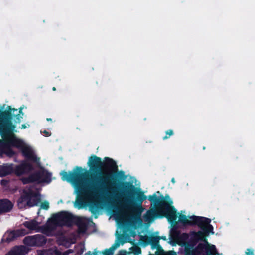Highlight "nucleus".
Returning a JSON list of instances; mask_svg holds the SVG:
<instances>
[{
  "label": "nucleus",
  "mask_w": 255,
  "mask_h": 255,
  "mask_svg": "<svg viewBox=\"0 0 255 255\" xmlns=\"http://www.w3.org/2000/svg\"><path fill=\"white\" fill-rule=\"evenodd\" d=\"M87 172L81 167H77L72 172H62L61 175L63 180L67 181L72 185L79 196L90 202L93 200L95 187L93 181L84 178Z\"/></svg>",
  "instance_id": "obj_1"
},
{
  "label": "nucleus",
  "mask_w": 255,
  "mask_h": 255,
  "mask_svg": "<svg viewBox=\"0 0 255 255\" xmlns=\"http://www.w3.org/2000/svg\"><path fill=\"white\" fill-rule=\"evenodd\" d=\"M2 130L3 131L2 132L5 135V136H6L7 138L4 139L0 134L2 138V140H0V151L2 153L11 156L13 154L11 147H15L21 150L24 155L29 159L36 162L39 161V158L36 157L33 148L22 139L18 138L13 134L14 132H17L16 130L13 131L6 128H2Z\"/></svg>",
  "instance_id": "obj_2"
},
{
  "label": "nucleus",
  "mask_w": 255,
  "mask_h": 255,
  "mask_svg": "<svg viewBox=\"0 0 255 255\" xmlns=\"http://www.w3.org/2000/svg\"><path fill=\"white\" fill-rule=\"evenodd\" d=\"M161 207L159 210V214L157 215L156 218H160L165 216L169 222L176 221L177 217L178 222H181L184 224H193L195 216H186L182 213H178L177 216L176 210L172 206L173 202L168 195L162 197L161 200Z\"/></svg>",
  "instance_id": "obj_3"
},
{
  "label": "nucleus",
  "mask_w": 255,
  "mask_h": 255,
  "mask_svg": "<svg viewBox=\"0 0 255 255\" xmlns=\"http://www.w3.org/2000/svg\"><path fill=\"white\" fill-rule=\"evenodd\" d=\"M24 114L22 108L19 109L12 108L8 106L0 115V134L4 139L6 136L3 134L2 128L15 131L17 124L21 122Z\"/></svg>",
  "instance_id": "obj_4"
},
{
  "label": "nucleus",
  "mask_w": 255,
  "mask_h": 255,
  "mask_svg": "<svg viewBox=\"0 0 255 255\" xmlns=\"http://www.w3.org/2000/svg\"><path fill=\"white\" fill-rule=\"evenodd\" d=\"M205 233L199 231L195 233L194 238L197 240H201L204 241L203 244H200L196 249L188 244L183 243L185 255H216L217 253L214 245H210L205 239Z\"/></svg>",
  "instance_id": "obj_5"
},
{
  "label": "nucleus",
  "mask_w": 255,
  "mask_h": 255,
  "mask_svg": "<svg viewBox=\"0 0 255 255\" xmlns=\"http://www.w3.org/2000/svg\"><path fill=\"white\" fill-rule=\"evenodd\" d=\"M126 187L128 188L129 191H133L136 195V199L141 202L145 200L147 198H148L151 201L159 202V206L156 210H150L147 212L146 215L144 216L145 221L146 222H148V223L152 222L155 218H156L157 215L159 214V210L160 208L161 205L160 201L162 200V197L163 196H161L160 197H158L156 194H154L153 195L149 196L147 197L144 194V193L141 191L140 188H135L133 185L129 186L128 185V186H126Z\"/></svg>",
  "instance_id": "obj_6"
},
{
  "label": "nucleus",
  "mask_w": 255,
  "mask_h": 255,
  "mask_svg": "<svg viewBox=\"0 0 255 255\" xmlns=\"http://www.w3.org/2000/svg\"><path fill=\"white\" fill-rule=\"evenodd\" d=\"M114 217L118 224L135 227L138 221L141 223L139 217L135 214V210L131 208L122 210L115 214Z\"/></svg>",
  "instance_id": "obj_7"
},
{
  "label": "nucleus",
  "mask_w": 255,
  "mask_h": 255,
  "mask_svg": "<svg viewBox=\"0 0 255 255\" xmlns=\"http://www.w3.org/2000/svg\"><path fill=\"white\" fill-rule=\"evenodd\" d=\"M40 200V195L34 191L33 189L24 190L23 194L18 200L17 204L19 208H25L27 206H33L37 205Z\"/></svg>",
  "instance_id": "obj_8"
},
{
  "label": "nucleus",
  "mask_w": 255,
  "mask_h": 255,
  "mask_svg": "<svg viewBox=\"0 0 255 255\" xmlns=\"http://www.w3.org/2000/svg\"><path fill=\"white\" fill-rule=\"evenodd\" d=\"M31 168L27 162H23L15 168L12 164H5L0 166V176H6L13 172L17 175H21L27 173Z\"/></svg>",
  "instance_id": "obj_9"
},
{
  "label": "nucleus",
  "mask_w": 255,
  "mask_h": 255,
  "mask_svg": "<svg viewBox=\"0 0 255 255\" xmlns=\"http://www.w3.org/2000/svg\"><path fill=\"white\" fill-rule=\"evenodd\" d=\"M71 219V215L67 212H62L54 215L47 222V226L51 229L50 234L58 226L69 225Z\"/></svg>",
  "instance_id": "obj_10"
},
{
  "label": "nucleus",
  "mask_w": 255,
  "mask_h": 255,
  "mask_svg": "<svg viewBox=\"0 0 255 255\" xmlns=\"http://www.w3.org/2000/svg\"><path fill=\"white\" fill-rule=\"evenodd\" d=\"M42 220L36 219L30 221L25 222L23 224L25 227L30 230H35L36 232H42L46 235H50V229L47 224L44 226H40Z\"/></svg>",
  "instance_id": "obj_11"
},
{
  "label": "nucleus",
  "mask_w": 255,
  "mask_h": 255,
  "mask_svg": "<svg viewBox=\"0 0 255 255\" xmlns=\"http://www.w3.org/2000/svg\"><path fill=\"white\" fill-rule=\"evenodd\" d=\"M50 177V173L43 169H40V171L36 175L31 176L28 179H23L22 181L24 183L33 181L38 183H49L51 181Z\"/></svg>",
  "instance_id": "obj_12"
},
{
  "label": "nucleus",
  "mask_w": 255,
  "mask_h": 255,
  "mask_svg": "<svg viewBox=\"0 0 255 255\" xmlns=\"http://www.w3.org/2000/svg\"><path fill=\"white\" fill-rule=\"evenodd\" d=\"M26 245L29 246H42L45 243V239L41 235H36L33 236H28L24 240Z\"/></svg>",
  "instance_id": "obj_13"
},
{
  "label": "nucleus",
  "mask_w": 255,
  "mask_h": 255,
  "mask_svg": "<svg viewBox=\"0 0 255 255\" xmlns=\"http://www.w3.org/2000/svg\"><path fill=\"white\" fill-rule=\"evenodd\" d=\"M27 233L25 229H19L14 231L6 232L2 239L3 242H10L18 236H23Z\"/></svg>",
  "instance_id": "obj_14"
},
{
  "label": "nucleus",
  "mask_w": 255,
  "mask_h": 255,
  "mask_svg": "<svg viewBox=\"0 0 255 255\" xmlns=\"http://www.w3.org/2000/svg\"><path fill=\"white\" fill-rule=\"evenodd\" d=\"M88 165L90 170L93 171L95 168H100L102 166V161L100 158L95 155L92 156L89 158Z\"/></svg>",
  "instance_id": "obj_15"
},
{
  "label": "nucleus",
  "mask_w": 255,
  "mask_h": 255,
  "mask_svg": "<svg viewBox=\"0 0 255 255\" xmlns=\"http://www.w3.org/2000/svg\"><path fill=\"white\" fill-rule=\"evenodd\" d=\"M210 222L211 220L208 218L195 216L193 224H197L202 229H204L205 227L211 228Z\"/></svg>",
  "instance_id": "obj_16"
},
{
  "label": "nucleus",
  "mask_w": 255,
  "mask_h": 255,
  "mask_svg": "<svg viewBox=\"0 0 255 255\" xmlns=\"http://www.w3.org/2000/svg\"><path fill=\"white\" fill-rule=\"evenodd\" d=\"M13 207V204L7 199L0 200V214L8 212Z\"/></svg>",
  "instance_id": "obj_17"
},
{
  "label": "nucleus",
  "mask_w": 255,
  "mask_h": 255,
  "mask_svg": "<svg viewBox=\"0 0 255 255\" xmlns=\"http://www.w3.org/2000/svg\"><path fill=\"white\" fill-rule=\"evenodd\" d=\"M27 252V249L23 246L16 247L9 252L11 255H24Z\"/></svg>",
  "instance_id": "obj_18"
},
{
  "label": "nucleus",
  "mask_w": 255,
  "mask_h": 255,
  "mask_svg": "<svg viewBox=\"0 0 255 255\" xmlns=\"http://www.w3.org/2000/svg\"><path fill=\"white\" fill-rule=\"evenodd\" d=\"M121 244H123L119 240H116L115 243L108 249L104 250L102 254L103 255H112L113 254L114 251L118 248Z\"/></svg>",
  "instance_id": "obj_19"
},
{
  "label": "nucleus",
  "mask_w": 255,
  "mask_h": 255,
  "mask_svg": "<svg viewBox=\"0 0 255 255\" xmlns=\"http://www.w3.org/2000/svg\"><path fill=\"white\" fill-rule=\"evenodd\" d=\"M78 226V230L80 233H84L85 232L87 227L86 224H85V220L84 219H80Z\"/></svg>",
  "instance_id": "obj_20"
},
{
  "label": "nucleus",
  "mask_w": 255,
  "mask_h": 255,
  "mask_svg": "<svg viewBox=\"0 0 255 255\" xmlns=\"http://www.w3.org/2000/svg\"><path fill=\"white\" fill-rule=\"evenodd\" d=\"M107 159V165L112 169H114L115 167V162L112 159L109 158H106Z\"/></svg>",
  "instance_id": "obj_21"
},
{
  "label": "nucleus",
  "mask_w": 255,
  "mask_h": 255,
  "mask_svg": "<svg viewBox=\"0 0 255 255\" xmlns=\"http://www.w3.org/2000/svg\"><path fill=\"white\" fill-rule=\"evenodd\" d=\"M40 208L43 209H48L49 208V202L47 201L42 202L40 205Z\"/></svg>",
  "instance_id": "obj_22"
},
{
  "label": "nucleus",
  "mask_w": 255,
  "mask_h": 255,
  "mask_svg": "<svg viewBox=\"0 0 255 255\" xmlns=\"http://www.w3.org/2000/svg\"><path fill=\"white\" fill-rule=\"evenodd\" d=\"M166 135L163 137V139H167L169 136L173 134V131L172 130H169L166 132Z\"/></svg>",
  "instance_id": "obj_23"
},
{
  "label": "nucleus",
  "mask_w": 255,
  "mask_h": 255,
  "mask_svg": "<svg viewBox=\"0 0 255 255\" xmlns=\"http://www.w3.org/2000/svg\"><path fill=\"white\" fill-rule=\"evenodd\" d=\"M207 233H213L212 232L213 230V227L211 225V228L208 227H205L204 229H203Z\"/></svg>",
  "instance_id": "obj_24"
},
{
  "label": "nucleus",
  "mask_w": 255,
  "mask_h": 255,
  "mask_svg": "<svg viewBox=\"0 0 255 255\" xmlns=\"http://www.w3.org/2000/svg\"><path fill=\"white\" fill-rule=\"evenodd\" d=\"M134 255H139L141 254V250L139 248H136L135 250L133 252Z\"/></svg>",
  "instance_id": "obj_25"
},
{
  "label": "nucleus",
  "mask_w": 255,
  "mask_h": 255,
  "mask_svg": "<svg viewBox=\"0 0 255 255\" xmlns=\"http://www.w3.org/2000/svg\"><path fill=\"white\" fill-rule=\"evenodd\" d=\"M130 252H127L126 251L121 250L119 252L118 255H128Z\"/></svg>",
  "instance_id": "obj_26"
},
{
  "label": "nucleus",
  "mask_w": 255,
  "mask_h": 255,
  "mask_svg": "<svg viewBox=\"0 0 255 255\" xmlns=\"http://www.w3.org/2000/svg\"><path fill=\"white\" fill-rule=\"evenodd\" d=\"M85 255H98V252L97 251H94V252H88L85 254Z\"/></svg>",
  "instance_id": "obj_27"
},
{
  "label": "nucleus",
  "mask_w": 255,
  "mask_h": 255,
  "mask_svg": "<svg viewBox=\"0 0 255 255\" xmlns=\"http://www.w3.org/2000/svg\"><path fill=\"white\" fill-rule=\"evenodd\" d=\"M246 253L248 255H254L253 250L250 249H248L246 252Z\"/></svg>",
  "instance_id": "obj_28"
},
{
  "label": "nucleus",
  "mask_w": 255,
  "mask_h": 255,
  "mask_svg": "<svg viewBox=\"0 0 255 255\" xmlns=\"http://www.w3.org/2000/svg\"><path fill=\"white\" fill-rule=\"evenodd\" d=\"M181 237L183 238V240H186L187 239L188 236L186 234H183L181 235Z\"/></svg>",
  "instance_id": "obj_29"
},
{
  "label": "nucleus",
  "mask_w": 255,
  "mask_h": 255,
  "mask_svg": "<svg viewBox=\"0 0 255 255\" xmlns=\"http://www.w3.org/2000/svg\"><path fill=\"white\" fill-rule=\"evenodd\" d=\"M64 255H73V253L71 251H66L64 253Z\"/></svg>",
  "instance_id": "obj_30"
},
{
  "label": "nucleus",
  "mask_w": 255,
  "mask_h": 255,
  "mask_svg": "<svg viewBox=\"0 0 255 255\" xmlns=\"http://www.w3.org/2000/svg\"><path fill=\"white\" fill-rule=\"evenodd\" d=\"M29 127V125H28L27 126V125H26L25 124H23V125H22L21 128H22V129H25V128H28V127Z\"/></svg>",
  "instance_id": "obj_31"
},
{
  "label": "nucleus",
  "mask_w": 255,
  "mask_h": 255,
  "mask_svg": "<svg viewBox=\"0 0 255 255\" xmlns=\"http://www.w3.org/2000/svg\"><path fill=\"white\" fill-rule=\"evenodd\" d=\"M44 133L45 134V136H49L50 135V134L46 131H44Z\"/></svg>",
  "instance_id": "obj_32"
},
{
  "label": "nucleus",
  "mask_w": 255,
  "mask_h": 255,
  "mask_svg": "<svg viewBox=\"0 0 255 255\" xmlns=\"http://www.w3.org/2000/svg\"><path fill=\"white\" fill-rule=\"evenodd\" d=\"M169 255H177L175 252H171L169 253Z\"/></svg>",
  "instance_id": "obj_33"
},
{
  "label": "nucleus",
  "mask_w": 255,
  "mask_h": 255,
  "mask_svg": "<svg viewBox=\"0 0 255 255\" xmlns=\"http://www.w3.org/2000/svg\"><path fill=\"white\" fill-rule=\"evenodd\" d=\"M171 181L172 183H175V179L174 178H172L171 180Z\"/></svg>",
  "instance_id": "obj_34"
},
{
  "label": "nucleus",
  "mask_w": 255,
  "mask_h": 255,
  "mask_svg": "<svg viewBox=\"0 0 255 255\" xmlns=\"http://www.w3.org/2000/svg\"><path fill=\"white\" fill-rule=\"evenodd\" d=\"M56 90L55 88V87H53V90L55 91Z\"/></svg>",
  "instance_id": "obj_35"
},
{
  "label": "nucleus",
  "mask_w": 255,
  "mask_h": 255,
  "mask_svg": "<svg viewBox=\"0 0 255 255\" xmlns=\"http://www.w3.org/2000/svg\"><path fill=\"white\" fill-rule=\"evenodd\" d=\"M47 120L48 121H50V120H51V119H47Z\"/></svg>",
  "instance_id": "obj_36"
},
{
  "label": "nucleus",
  "mask_w": 255,
  "mask_h": 255,
  "mask_svg": "<svg viewBox=\"0 0 255 255\" xmlns=\"http://www.w3.org/2000/svg\"><path fill=\"white\" fill-rule=\"evenodd\" d=\"M6 255H9V253H8L7 254H6Z\"/></svg>",
  "instance_id": "obj_37"
}]
</instances>
